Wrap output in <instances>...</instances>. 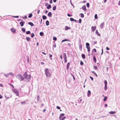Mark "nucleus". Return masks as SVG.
Listing matches in <instances>:
<instances>
[{"label": "nucleus", "mask_w": 120, "mask_h": 120, "mask_svg": "<svg viewBox=\"0 0 120 120\" xmlns=\"http://www.w3.org/2000/svg\"><path fill=\"white\" fill-rule=\"evenodd\" d=\"M94 69L95 70L97 69H98L97 67L96 66H94Z\"/></svg>", "instance_id": "obj_44"}, {"label": "nucleus", "mask_w": 120, "mask_h": 120, "mask_svg": "<svg viewBox=\"0 0 120 120\" xmlns=\"http://www.w3.org/2000/svg\"><path fill=\"white\" fill-rule=\"evenodd\" d=\"M82 9L84 11H86V9L85 6L84 5L82 7Z\"/></svg>", "instance_id": "obj_9"}, {"label": "nucleus", "mask_w": 120, "mask_h": 120, "mask_svg": "<svg viewBox=\"0 0 120 120\" xmlns=\"http://www.w3.org/2000/svg\"><path fill=\"white\" fill-rule=\"evenodd\" d=\"M67 15L68 16L70 17L72 16L71 15H70L69 14H67Z\"/></svg>", "instance_id": "obj_59"}, {"label": "nucleus", "mask_w": 120, "mask_h": 120, "mask_svg": "<svg viewBox=\"0 0 120 120\" xmlns=\"http://www.w3.org/2000/svg\"><path fill=\"white\" fill-rule=\"evenodd\" d=\"M107 97H105L104 98V99H103V100L104 101H105L106 100H107Z\"/></svg>", "instance_id": "obj_39"}, {"label": "nucleus", "mask_w": 120, "mask_h": 120, "mask_svg": "<svg viewBox=\"0 0 120 120\" xmlns=\"http://www.w3.org/2000/svg\"><path fill=\"white\" fill-rule=\"evenodd\" d=\"M95 18L96 19H97L98 18L97 15V14H95L94 16Z\"/></svg>", "instance_id": "obj_34"}, {"label": "nucleus", "mask_w": 120, "mask_h": 120, "mask_svg": "<svg viewBox=\"0 0 120 120\" xmlns=\"http://www.w3.org/2000/svg\"><path fill=\"white\" fill-rule=\"evenodd\" d=\"M47 9H50V8H51V5L49 4V5H48L47 6Z\"/></svg>", "instance_id": "obj_18"}, {"label": "nucleus", "mask_w": 120, "mask_h": 120, "mask_svg": "<svg viewBox=\"0 0 120 120\" xmlns=\"http://www.w3.org/2000/svg\"><path fill=\"white\" fill-rule=\"evenodd\" d=\"M52 0H50L49 1V3L50 4H52Z\"/></svg>", "instance_id": "obj_50"}, {"label": "nucleus", "mask_w": 120, "mask_h": 120, "mask_svg": "<svg viewBox=\"0 0 120 120\" xmlns=\"http://www.w3.org/2000/svg\"><path fill=\"white\" fill-rule=\"evenodd\" d=\"M89 3H87L86 4V6L87 7H89Z\"/></svg>", "instance_id": "obj_47"}, {"label": "nucleus", "mask_w": 120, "mask_h": 120, "mask_svg": "<svg viewBox=\"0 0 120 120\" xmlns=\"http://www.w3.org/2000/svg\"><path fill=\"white\" fill-rule=\"evenodd\" d=\"M95 33L98 36H100V35L99 33L98 32L97 30H96L95 31Z\"/></svg>", "instance_id": "obj_14"}, {"label": "nucleus", "mask_w": 120, "mask_h": 120, "mask_svg": "<svg viewBox=\"0 0 120 120\" xmlns=\"http://www.w3.org/2000/svg\"><path fill=\"white\" fill-rule=\"evenodd\" d=\"M24 78L28 81L30 79L31 76L30 75H28L27 71L23 75Z\"/></svg>", "instance_id": "obj_1"}, {"label": "nucleus", "mask_w": 120, "mask_h": 120, "mask_svg": "<svg viewBox=\"0 0 120 120\" xmlns=\"http://www.w3.org/2000/svg\"><path fill=\"white\" fill-rule=\"evenodd\" d=\"M79 47L80 48V49H82V45L81 44L80 46H79Z\"/></svg>", "instance_id": "obj_46"}, {"label": "nucleus", "mask_w": 120, "mask_h": 120, "mask_svg": "<svg viewBox=\"0 0 120 120\" xmlns=\"http://www.w3.org/2000/svg\"><path fill=\"white\" fill-rule=\"evenodd\" d=\"M0 86L3 87V85L2 84H0Z\"/></svg>", "instance_id": "obj_58"}, {"label": "nucleus", "mask_w": 120, "mask_h": 120, "mask_svg": "<svg viewBox=\"0 0 120 120\" xmlns=\"http://www.w3.org/2000/svg\"><path fill=\"white\" fill-rule=\"evenodd\" d=\"M82 57L83 59H85V56L84 54H83L82 55Z\"/></svg>", "instance_id": "obj_22"}, {"label": "nucleus", "mask_w": 120, "mask_h": 120, "mask_svg": "<svg viewBox=\"0 0 120 120\" xmlns=\"http://www.w3.org/2000/svg\"><path fill=\"white\" fill-rule=\"evenodd\" d=\"M9 75H10L11 76H13L14 75L13 73L12 72H10L9 73Z\"/></svg>", "instance_id": "obj_29"}, {"label": "nucleus", "mask_w": 120, "mask_h": 120, "mask_svg": "<svg viewBox=\"0 0 120 120\" xmlns=\"http://www.w3.org/2000/svg\"><path fill=\"white\" fill-rule=\"evenodd\" d=\"M95 75V76H96V77H98V75H97V74L95 73L94 74Z\"/></svg>", "instance_id": "obj_64"}, {"label": "nucleus", "mask_w": 120, "mask_h": 120, "mask_svg": "<svg viewBox=\"0 0 120 120\" xmlns=\"http://www.w3.org/2000/svg\"><path fill=\"white\" fill-rule=\"evenodd\" d=\"M30 33V31H28L26 32V34H29Z\"/></svg>", "instance_id": "obj_32"}, {"label": "nucleus", "mask_w": 120, "mask_h": 120, "mask_svg": "<svg viewBox=\"0 0 120 120\" xmlns=\"http://www.w3.org/2000/svg\"><path fill=\"white\" fill-rule=\"evenodd\" d=\"M45 74L47 77H50L51 76V74L48 68H46L45 69Z\"/></svg>", "instance_id": "obj_2"}, {"label": "nucleus", "mask_w": 120, "mask_h": 120, "mask_svg": "<svg viewBox=\"0 0 120 120\" xmlns=\"http://www.w3.org/2000/svg\"><path fill=\"white\" fill-rule=\"evenodd\" d=\"M79 23H81V21H82L81 19H79Z\"/></svg>", "instance_id": "obj_49"}, {"label": "nucleus", "mask_w": 120, "mask_h": 120, "mask_svg": "<svg viewBox=\"0 0 120 120\" xmlns=\"http://www.w3.org/2000/svg\"><path fill=\"white\" fill-rule=\"evenodd\" d=\"M46 24L47 26H48L49 25V22L47 20L46 21Z\"/></svg>", "instance_id": "obj_19"}, {"label": "nucleus", "mask_w": 120, "mask_h": 120, "mask_svg": "<svg viewBox=\"0 0 120 120\" xmlns=\"http://www.w3.org/2000/svg\"><path fill=\"white\" fill-rule=\"evenodd\" d=\"M47 18L46 17L45 15H43L42 16V18L43 20L46 19Z\"/></svg>", "instance_id": "obj_24"}, {"label": "nucleus", "mask_w": 120, "mask_h": 120, "mask_svg": "<svg viewBox=\"0 0 120 120\" xmlns=\"http://www.w3.org/2000/svg\"><path fill=\"white\" fill-rule=\"evenodd\" d=\"M86 47V48H87V49L88 51V52L90 51V47Z\"/></svg>", "instance_id": "obj_23"}, {"label": "nucleus", "mask_w": 120, "mask_h": 120, "mask_svg": "<svg viewBox=\"0 0 120 120\" xmlns=\"http://www.w3.org/2000/svg\"><path fill=\"white\" fill-rule=\"evenodd\" d=\"M5 75V76H6V77H7L9 75V74H8L6 75Z\"/></svg>", "instance_id": "obj_60"}, {"label": "nucleus", "mask_w": 120, "mask_h": 120, "mask_svg": "<svg viewBox=\"0 0 120 120\" xmlns=\"http://www.w3.org/2000/svg\"><path fill=\"white\" fill-rule=\"evenodd\" d=\"M2 98H3V96L1 94H0V99H1Z\"/></svg>", "instance_id": "obj_55"}, {"label": "nucleus", "mask_w": 120, "mask_h": 120, "mask_svg": "<svg viewBox=\"0 0 120 120\" xmlns=\"http://www.w3.org/2000/svg\"><path fill=\"white\" fill-rule=\"evenodd\" d=\"M83 62L81 60L80 61V64L82 65H83Z\"/></svg>", "instance_id": "obj_36"}, {"label": "nucleus", "mask_w": 120, "mask_h": 120, "mask_svg": "<svg viewBox=\"0 0 120 120\" xmlns=\"http://www.w3.org/2000/svg\"><path fill=\"white\" fill-rule=\"evenodd\" d=\"M70 28L68 26H66L65 27V30H67L69 29H70Z\"/></svg>", "instance_id": "obj_20"}, {"label": "nucleus", "mask_w": 120, "mask_h": 120, "mask_svg": "<svg viewBox=\"0 0 120 120\" xmlns=\"http://www.w3.org/2000/svg\"><path fill=\"white\" fill-rule=\"evenodd\" d=\"M37 100H40V97L39 95H38L37 98Z\"/></svg>", "instance_id": "obj_51"}, {"label": "nucleus", "mask_w": 120, "mask_h": 120, "mask_svg": "<svg viewBox=\"0 0 120 120\" xmlns=\"http://www.w3.org/2000/svg\"><path fill=\"white\" fill-rule=\"evenodd\" d=\"M93 59L94 61V62L95 63H96V58L94 56H93Z\"/></svg>", "instance_id": "obj_11"}, {"label": "nucleus", "mask_w": 120, "mask_h": 120, "mask_svg": "<svg viewBox=\"0 0 120 120\" xmlns=\"http://www.w3.org/2000/svg\"><path fill=\"white\" fill-rule=\"evenodd\" d=\"M23 19H27V17L26 16H25V17H23Z\"/></svg>", "instance_id": "obj_52"}, {"label": "nucleus", "mask_w": 120, "mask_h": 120, "mask_svg": "<svg viewBox=\"0 0 120 120\" xmlns=\"http://www.w3.org/2000/svg\"><path fill=\"white\" fill-rule=\"evenodd\" d=\"M104 83L105 84V85H107V82L106 80H105L104 81Z\"/></svg>", "instance_id": "obj_40"}, {"label": "nucleus", "mask_w": 120, "mask_h": 120, "mask_svg": "<svg viewBox=\"0 0 120 120\" xmlns=\"http://www.w3.org/2000/svg\"><path fill=\"white\" fill-rule=\"evenodd\" d=\"M70 41L68 39H65L63 40L62 41V42H64V41Z\"/></svg>", "instance_id": "obj_7"}, {"label": "nucleus", "mask_w": 120, "mask_h": 120, "mask_svg": "<svg viewBox=\"0 0 120 120\" xmlns=\"http://www.w3.org/2000/svg\"><path fill=\"white\" fill-rule=\"evenodd\" d=\"M25 22H20V24L21 26H23L24 24L25 23Z\"/></svg>", "instance_id": "obj_8"}, {"label": "nucleus", "mask_w": 120, "mask_h": 120, "mask_svg": "<svg viewBox=\"0 0 120 120\" xmlns=\"http://www.w3.org/2000/svg\"><path fill=\"white\" fill-rule=\"evenodd\" d=\"M40 34L41 36H42L44 34L42 32H41L40 33Z\"/></svg>", "instance_id": "obj_37"}, {"label": "nucleus", "mask_w": 120, "mask_h": 120, "mask_svg": "<svg viewBox=\"0 0 120 120\" xmlns=\"http://www.w3.org/2000/svg\"><path fill=\"white\" fill-rule=\"evenodd\" d=\"M70 64L68 62V63L67 64V70H68L69 67V65H70Z\"/></svg>", "instance_id": "obj_10"}, {"label": "nucleus", "mask_w": 120, "mask_h": 120, "mask_svg": "<svg viewBox=\"0 0 120 120\" xmlns=\"http://www.w3.org/2000/svg\"><path fill=\"white\" fill-rule=\"evenodd\" d=\"M13 92L17 96H18L19 95V92L18 90L15 89H12Z\"/></svg>", "instance_id": "obj_3"}, {"label": "nucleus", "mask_w": 120, "mask_h": 120, "mask_svg": "<svg viewBox=\"0 0 120 120\" xmlns=\"http://www.w3.org/2000/svg\"><path fill=\"white\" fill-rule=\"evenodd\" d=\"M46 110L45 109H43V112H45Z\"/></svg>", "instance_id": "obj_61"}, {"label": "nucleus", "mask_w": 120, "mask_h": 120, "mask_svg": "<svg viewBox=\"0 0 120 120\" xmlns=\"http://www.w3.org/2000/svg\"><path fill=\"white\" fill-rule=\"evenodd\" d=\"M110 114H114L116 112L114 111H111L109 112Z\"/></svg>", "instance_id": "obj_16"}, {"label": "nucleus", "mask_w": 120, "mask_h": 120, "mask_svg": "<svg viewBox=\"0 0 120 120\" xmlns=\"http://www.w3.org/2000/svg\"><path fill=\"white\" fill-rule=\"evenodd\" d=\"M104 23H102L100 26V27L102 29L103 27L104 26Z\"/></svg>", "instance_id": "obj_13"}, {"label": "nucleus", "mask_w": 120, "mask_h": 120, "mask_svg": "<svg viewBox=\"0 0 120 120\" xmlns=\"http://www.w3.org/2000/svg\"><path fill=\"white\" fill-rule=\"evenodd\" d=\"M66 118V117H65V116H64V117H61V119H64H64H65Z\"/></svg>", "instance_id": "obj_54"}, {"label": "nucleus", "mask_w": 120, "mask_h": 120, "mask_svg": "<svg viewBox=\"0 0 120 120\" xmlns=\"http://www.w3.org/2000/svg\"><path fill=\"white\" fill-rule=\"evenodd\" d=\"M80 15H81V18H83L84 17V15L82 13H81L80 14Z\"/></svg>", "instance_id": "obj_30"}, {"label": "nucleus", "mask_w": 120, "mask_h": 120, "mask_svg": "<svg viewBox=\"0 0 120 120\" xmlns=\"http://www.w3.org/2000/svg\"><path fill=\"white\" fill-rule=\"evenodd\" d=\"M56 108L58 109H60V107L58 106H57Z\"/></svg>", "instance_id": "obj_53"}, {"label": "nucleus", "mask_w": 120, "mask_h": 120, "mask_svg": "<svg viewBox=\"0 0 120 120\" xmlns=\"http://www.w3.org/2000/svg\"><path fill=\"white\" fill-rule=\"evenodd\" d=\"M22 30L24 32H25V28H23L22 29Z\"/></svg>", "instance_id": "obj_33"}, {"label": "nucleus", "mask_w": 120, "mask_h": 120, "mask_svg": "<svg viewBox=\"0 0 120 120\" xmlns=\"http://www.w3.org/2000/svg\"><path fill=\"white\" fill-rule=\"evenodd\" d=\"M40 11V10H38L37 11V13L38 14H39Z\"/></svg>", "instance_id": "obj_62"}, {"label": "nucleus", "mask_w": 120, "mask_h": 120, "mask_svg": "<svg viewBox=\"0 0 120 120\" xmlns=\"http://www.w3.org/2000/svg\"><path fill=\"white\" fill-rule=\"evenodd\" d=\"M64 60H65V63H66V62H67V60L66 57H65V58H64Z\"/></svg>", "instance_id": "obj_45"}, {"label": "nucleus", "mask_w": 120, "mask_h": 120, "mask_svg": "<svg viewBox=\"0 0 120 120\" xmlns=\"http://www.w3.org/2000/svg\"><path fill=\"white\" fill-rule=\"evenodd\" d=\"M90 79L92 80V81H93L94 80V79H93V78L91 77V76H90Z\"/></svg>", "instance_id": "obj_48"}, {"label": "nucleus", "mask_w": 120, "mask_h": 120, "mask_svg": "<svg viewBox=\"0 0 120 120\" xmlns=\"http://www.w3.org/2000/svg\"><path fill=\"white\" fill-rule=\"evenodd\" d=\"M107 88V85H105L104 89L105 90H106Z\"/></svg>", "instance_id": "obj_35"}, {"label": "nucleus", "mask_w": 120, "mask_h": 120, "mask_svg": "<svg viewBox=\"0 0 120 120\" xmlns=\"http://www.w3.org/2000/svg\"><path fill=\"white\" fill-rule=\"evenodd\" d=\"M102 50V52L101 53V54L102 55L103 54V49H101Z\"/></svg>", "instance_id": "obj_63"}, {"label": "nucleus", "mask_w": 120, "mask_h": 120, "mask_svg": "<svg viewBox=\"0 0 120 120\" xmlns=\"http://www.w3.org/2000/svg\"><path fill=\"white\" fill-rule=\"evenodd\" d=\"M11 32L13 33H15L16 32V30L15 29L13 28L11 29Z\"/></svg>", "instance_id": "obj_12"}, {"label": "nucleus", "mask_w": 120, "mask_h": 120, "mask_svg": "<svg viewBox=\"0 0 120 120\" xmlns=\"http://www.w3.org/2000/svg\"><path fill=\"white\" fill-rule=\"evenodd\" d=\"M26 39L28 41H30V38L29 37H26Z\"/></svg>", "instance_id": "obj_26"}, {"label": "nucleus", "mask_w": 120, "mask_h": 120, "mask_svg": "<svg viewBox=\"0 0 120 120\" xmlns=\"http://www.w3.org/2000/svg\"><path fill=\"white\" fill-rule=\"evenodd\" d=\"M90 94H91L90 91V90H88V94H87V95L88 96H89V95Z\"/></svg>", "instance_id": "obj_25"}, {"label": "nucleus", "mask_w": 120, "mask_h": 120, "mask_svg": "<svg viewBox=\"0 0 120 120\" xmlns=\"http://www.w3.org/2000/svg\"><path fill=\"white\" fill-rule=\"evenodd\" d=\"M17 77L20 80H23L24 79L22 75H18L17 76Z\"/></svg>", "instance_id": "obj_4"}, {"label": "nucleus", "mask_w": 120, "mask_h": 120, "mask_svg": "<svg viewBox=\"0 0 120 120\" xmlns=\"http://www.w3.org/2000/svg\"><path fill=\"white\" fill-rule=\"evenodd\" d=\"M106 49L107 50H109V48L108 47H107L106 48Z\"/></svg>", "instance_id": "obj_57"}, {"label": "nucleus", "mask_w": 120, "mask_h": 120, "mask_svg": "<svg viewBox=\"0 0 120 120\" xmlns=\"http://www.w3.org/2000/svg\"><path fill=\"white\" fill-rule=\"evenodd\" d=\"M31 36L32 38H33L34 36V33H31Z\"/></svg>", "instance_id": "obj_31"}, {"label": "nucleus", "mask_w": 120, "mask_h": 120, "mask_svg": "<svg viewBox=\"0 0 120 120\" xmlns=\"http://www.w3.org/2000/svg\"><path fill=\"white\" fill-rule=\"evenodd\" d=\"M86 47H88L90 45L88 43H86Z\"/></svg>", "instance_id": "obj_42"}, {"label": "nucleus", "mask_w": 120, "mask_h": 120, "mask_svg": "<svg viewBox=\"0 0 120 120\" xmlns=\"http://www.w3.org/2000/svg\"><path fill=\"white\" fill-rule=\"evenodd\" d=\"M63 55L64 58L66 57V54L65 53H64Z\"/></svg>", "instance_id": "obj_43"}, {"label": "nucleus", "mask_w": 120, "mask_h": 120, "mask_svg": "<svg viewBox=\"0 0 120 120\" xmlns=\"http://www.w3.org/2000/svg\"><path fill=\"white\" fill-rule=\"evenodd\" d=\"M56 6H54L53 8V10H55L56 9Z\"/></svg>", "instance_id": "obj_28"}, {"label": "nucleus", "mask_w": 120, "mask_h": 120, "mask_svg": "<svg viewBox=\"0 0 120 120\" xmlns=\"http://www.w3.org/2000/svg\"><path fill=\"white\" fill-rule=\"evenodd\" d=\"M70 20L71 21H76V20L74 19L73 18H70Z\"/></svg>", "instance_id": "obj_21"}, {"label": "nucleus", "mask_w": 120, "mask_h": 120, "mask_svg": "<svg viewBox=\"0 0 120 120\" xmlns=\"http://www.w3.org/2000/svg\"><path fill=\"white\" fill-rule=\"evenodd\" d=\"M92 31L94 32L96 29V26H92L91 27Z\"/></svg>", "instance_id": "obj_6"}, {"label": "nucleus", "mask_w": 120, "mask_h": 120, "mask_svg": "<svg viewBox=\"0 0 120 120\" xmlns=\"http://www.w3.org/2000/svg\"><path fill=\"white\" fill-rule=\"evenodd\" d=\"M33 15L32 14H30L28 16V17L29 18H30L32 17V16Z\"/></svg>", "instance_id": "obj_27"}, {"label": "nucleus", "mask_w": 120, "mask_h": 120, "mask_svg": "<svg viewBox=\"0 0 120 120\" xmlns=\"http://www.w3.org/2000/svg\"><path fill=\"white\" fill-rule=\"evenodd\" d=\"M53 39L54 41H56L57 40V38L55 37H54L53 38Z\"/></svg>", "instance_id": "obj_41"}, {"label": "nucleus", "mask_w": 120, "mask_h": 120, "mask_svg": "<svg viewBox=\"0 0 120 120\" xmlns=\"http://www.w3.org/2000/svg\"><path fill=\"white\" fill-rule=\"evenodd\" d=\"M64 114L63 113H62L61 114L60 116V117L59 119L60 120H64V119L63 118L62 119H61V117H62L64 115Z\"/></svg>", "instance_id": "obj_5"}, {"label": "nucleus", "mask_w": 120, "mask_h": 120, "mask_svg": "<svg viewBox=\"0 0 120 120\" xmlns=\"http://www.w3.org/2000/svg\"><path fill=\"white\" fill-rule=\"evenodd\" d=\"M94 51L95 52H97V51L96 49H93Z\"/></svg>", "instance_id": "obj_56"}, {"label": "nucleus", "mask_w": 120, "mask_h": 120, "mask_svg": "<svg viewBox=\"0 0 120 120\" xmlns=\"http://www.w3.org/2000/svg\"><path fill=\"white\" fill-rule=\"evenodd\" d=\"M9 85H10V86H11L12 87V88H13V89H14L13 88H14V86L12 84H11V83H9Z\"/></svg>", "instance_id": "obj_38"}, {"label": "nucleus", "mask_w": 120, "mask_h": 120, "mask_svg": "<svg viewBox=\"0 0 120 120\" xmlns=\"http://www.w3.org/2000/svg\"><path fill=\"white\" fill-rule=\"evenodd\" d=\"M28 23L29 25H30L31 26H33L34 25V24L32 22H28Z\"/></svg>", "instance_id": "obj_17"}, {"label": "nucleus", "mask_w": 120, "mask_h": 120, "mask_svg": "<svg viewBox=\"0 0 120 120\" xmlns=\"http://www.w3.org/2000/svg\"><path fill=\"white\" fill-rule=\"evenodd\" d=\"M48 15L49 17H51L52 16V14L51 12H49L48 14Z\"/></svg>", "instance_id": "obj_15"}]
</instances>
